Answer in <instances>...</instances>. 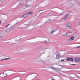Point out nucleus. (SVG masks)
I'll return each mask as SVG.
<instances>
[{"label":"nucleus","mask_w":80,"mask_h":80,"mask_svg":"<svg viewBox=\"0 0 80 80\" xmlns=\"http://www.w3.org/2000/svg\"><path fill=\"white\" fill-rule=\"evenodd\" d=\"M74 61L76 62L77 63L78 62H80V58H75L74 59Z\"/></svg>","instance_id":"obj_1"},{"label":"nucleus","mask_w":80,"mask_h":80,"mask_svg":"<svg viewBox=\"0 0 80 80\" xmlns=\"http://www.w3.org/2000/svg\"><path fill=\"white\" fill-rule=\"evenodd\" d=\"M66 60L67 61H72V62H73V59L72 58H68Z\"/></svg>","instance_id":"obj_2"},{"label":"nucleus","mask_w":80,"mask_h":80,"mask_svg":"<svg viewBox=\"0 0 80 80\" xmlns=\"http://www.w3.org/2000/svg\"><path fill=\"white\" fill-rule=\"evenodd\" d=\"M28 7H29V5H28L27 4H26L22 6V8L24 10H25V9H26L27 8H28Z\"/></svg>","instance_id":"obj_3"},{"label":"nucleus","mask_w":80,"mask_h":80,"mask_svg":"<svg viewBox=\"0 0 80 80\" xmlns=\"http://www.w3.org/2000/svg\"><path fill=\"white\" fill-rule=\"evenodd\" d=\"M56 58L57 59H59L60 58V56L58 54V52H56Z\"/></svg>","instance_id":"obj_4"},{"label":"nucleus","mask_w":80,"mask_h":80,"mask_svg":"<svg viewBox=\"0 0 80 80\" xmlns=\"http://www.w3.org/2000/svg\"><path fill=\"white\" fill-rule=\"evenodd\" d=\"M66 27H72V24L70 22H68L67 24Z\"/></svg>","instance_id":"obj_5"},{"label":"nucleus","mask_w":80,"mask_h":80,"mask_svg":"<svg viewBox=\"0 0 80 80\" xmlns=\"http://www.w3.org/2000/svg\"><path fill=\"white\" fill-rule=\"evenodd\" d=\"M56 31H57V30H56L55 29H53L51 31V32H50V34L51 35H52V34H53V33L54 32H56Z\"/></svg>","instance_id":"obj_6"},{"label":"nucleus","mask_w":80,"mask_h":80,"mask_svg":"<svg viewBox=\"0 0 80 80\" xmlns=\"http://www.w3.org/2000/svg\"><path fill=\"white\" fill-rule=\"evenodd\" d=\"M17 41H19V40H15L14 41L13 43H12L11 45H15L17 43Z\"/></svg>","instance_id":"obj_7"},{"label":"nucleus","mask_w":80,"mask_h":80,"mask_svg":"<svg viewBox=\"0 0 80 80\" xmlns=\"http://www.w3.org/2000/svg\"><path fill=\"white\" fill-rule=\"evenodd\" d=\"M28 17V14L27 13L26 14L23 15V16H22V17H24V18H26V17Z\"/></svg>","instance_id":"obj_8"},{"label":"nucleus","mask_w":80,"mask_h":80,"mask_svg":"<svg viewBox=\"0 0 80 80\" xmlns=\"http://www.w3.org/2000/svg\"><path fill=\"white\" fill-rule=\"evenodd\" d=\"M27 14H28V17L29 16L30 14L31 15H32V14H33V12H32V11L29 12H28L27 13Z\"/></svg>","instance_id":"obj_9"},{"label":"nucleus","mask_w":80,"mask_h":80,"mask_svg":"<svg viewBox=\"0 0 80 80\" xmlns=\"http://www.w3.org/2000/svg\"><path fill=\"white\" fill-rule=\"evenodd\" d=\"M74 77H75V75L74 74H72L71 75V77L72 78H75Z\"/></svg>","instance_id":"obj_10"},{"label":"nucleus","mask_w":80,"mask_h":80,"mask_svg":"<svg viewBox=\"0 0 80 80\" xmlns=\"http://www.w3.org/2000/svg\"><path fill=\"white\" fill-rule=\"evenodd\" d=\"M68 15H69V14L67 15H66L64 17V18L63 19V20H65V19H66L68 17Z\"/></svg>","instance_id":"obj_11"},{"label":"nucleus","mask_w":80,"mask_h":80,"mask_svg":"<svg viewBox=\"0 0 80 80\" xmlns=\"http://www.w3.org/2000/svg\"><path fill=\"white\" fill-rule=\"evenodd\" d=\"M48 39V40L49 42H48L46 40L45 41V43H50V41Z\"/></svg>","instance_id":"obj_12"},{"label":"nucleus","mask_w":80,"mask_h":80,"mask_svg":"<svg viewBox=\"0 0 80 80\" xmlns=\"http://www.w3.org/2000/svg\"><path fill=\"white\" fill-rule=\"evenodd\" d=\"M34 2V0H27V2Z\"/></svg>","instance_id":"obj_13"},{"label":"nucleus","mask_w":80,"mask_h":80,"mask_svg":"<svg viewBox=\"0 0 80 80\" xmlns=\"http://www.w3.org/2000/svg\"><path fill=\"white\" fill-rule=\"evenodd\" d=\"M22 3L20 2L18 5V7H20V6H22Z\"/></svg>","instance_id":"obj_14"},{"label":"nucleus","mask_w":80,"mask_h":80,"mask_svg":"<svg viewBox=\"0 0 80 80\" xmlns=\"http://www.w3.org/2000/svg\"><path fill=\"white\" fill-rule=\"evenodd\" d=\"M63 15V12H62L59 15H58V16L59 17L60 16H61V15Z\"/></svg>","instance_id":"obj_15"},{"label":"nucleus","mask_w":80,"mask_h":80,"mask_svg":"<svg viewBox=\"0 0 80 80\" xmlns=\"http://www.w3.org/2000/svg\"><path fill=\"white\" fill-rule=\"evenodd\" d=\"M9 30L10 29L9 28H7V29L6 30L5 32H8Z\"/></svg>","instance_id":"obj_16"},{"label":"nucleus","mask_w":80,"mask_h":80,"mask_svg":"<svg viewBox=\"0 0 80 80\" xmlns=\"http://www.w3.org/2000/svg\"><path fill=\"white\" fill-rule=\"evenodd\" d=\"M70 38H71V40H74V37L73 36H72Z\"/></svg>","instance_id":"obj_17"},{"label":"nucleus","mask_w":80,"mask_h":80,"mask_svg":"<svg viewBox=\"0 0 80 80\" xmlns=\"http://www.w3.org/2000/svg\"><path fill=\"white\" fill-rule=\"evenodd\" d=\"M3 74L4 75V77H7V73H3Z\"/></svg>","instance_id":"obj_18"},{"label":"nucleus","mask_w":80,"mask_h":80,"mask_svg":"<svg viewBox=\"0 0 80 80\" xmlns=\"http://www.w3.org/2000/svg\"><path fill=\"white\" fill-rule=\"evenodd\" d=\"M9 59H10V58H5V59H4V60H9Z\"/></svg>","instance_id":"obj_19"},{"label":"nucleus","mask_w":80,"mask_h":80,"mask_svg":"<svg viewBox=\"0 0 80 80\" xmlns=\"http://www.w3.org/2000/svg\"><path fill=\"white\" fill-rule=\"evenodd\" d=\"M13 26H11V27H10L9 28V30H11V29H12V28H13Z\"/></svg>","instance_id":"obj_20"},{"label":"nucleus","mask_w":80,"mask_h":80,"mask_svg":"<svg viewBox=\"0 0 80 80\" xmlns=\"http://www.w3.org/2000/svg\"><path fill=\"white\" fill-rule=\"evenodd\" d=\"M70 40H71V39L70 38H69V39H68L67 40V42H70Z\"/></svg>","instance_id":"obj_21"},{"label":"nucleus","mask_w":80,"mask_h":80,"mask_svg":"<svg viewBox=\"0 0 80 80\" xmlns=\"http://www.w3.org/2000/svg\"><path fill=\"white\" fill-rule=\"evenodd\" d=\"M49 68H52V69H55V68L53 67H50Z\"/></svg>","instance_id":"obj_22"},{"label":"nucleus","mask_w":80,"mask_h":80,"mask_svg":"<svg viewBox=\"0 0 80 80\" xmlns=\"http://www.w3.org/2000/svg\"><path fill=\"white\" fill-rule=\"evenodd\" d=\"M47 23H48L47 21H46V22L43 24V25H46V24H47Z\"/></svg>","instance_id":"obj_23"},{"label":"nucleus","mask_w":80,"mask_h":80,"mask_svg":"<svg viewBox=\"0 0 80 80\" xmlns=\"http://www.w3.org/2000/svg\"><path fill=\"white\" fill-rule=\"evenodd\" d=\"M48 20L49 22H52V20H51L50 19H48Z\"/></svg>","instance_id":"obj_24"},{"label":"nucleus","mask_w":80,"mask_h":80,"mask_svg":"<svg viewBox=\"0 0 80 80\" xmlns=\"http://www.w3.org/2000/svg\"><path fill=\"white\" fill-rule=\"evenodd\" d=\"M2 34L1 33H0V38L2 37Z\"/></svg>","instance_id":"obj_25"},{"label":"nucleus","mask_w":80,"mask_h":80,"mask_svg":"<svg viewBox=\"0 0 80 80\" xmlns=\"http://www.w3.org/2000/svg\"><path fill=\"white\" fill-rule=\"evenodd\" d=\"M40 62H44V61H43V60H42V59H41V60H40Z\"/></svg>","instance_id":"obj_26"},{"label":"nucleus","mask_w":80,"mask_h":80,"mask_svg":"<svg viewBox=\"0 0 80 80\" xmlns=\"http://www.w3.org/2000/svg\"><path fill=\"white\" fill-rule=\"evenodd\" d=\"M80 48V46H78V47H75V48Z\"/></svg>","instance_id":"obj_27"},{"label":"nucleus","mask_w":80,"mask_h":80,"mask_svg":"<svg viewBox=\"0 0 80 80\" xmlns=\"http://www.w3.org/2000/svg\"><path fill=\"white\" fill-rule=\"evenodd\" d=\"M78 24L79 25H80V21L78 23Z\"/></svg>","instance_id":"obj_28"},{"label":"nucleus","mask_w":80,"mask_h":80,"mask_svg":"<svg viewBox=\"0 0 80 80\" xmlns=\"http://www.w3.org/2000/svg\"><path fill=\"white\" fill-rule=\"evenodd\" d=\"M9 25H10V24L8 25L7 26H6V27H8V26H9Z\"/></svg>","instance_id":"obj_29"},{"label":"nucleus","mask_w":80,"mask_h":80,"mask_svg":"<svg viewBox=\"0 0 80 80\" xmlns=\"http://www.w3.org/2000/svg\"><path fill=\"white\" fill-rule=\"evenodd\" d=\"M66 33L65 35H67V36L68 35V33H67V32H66Z\"/></svg>","instance_id":"obj_30"},{"label":"nucleus","mask_w":80,"mask_h":80,"mask_svg":"<svg viewBox=\"0 0 80 80\" xmlns=\"http://www.w3.org/2000/svg\"><path fill=\"white\" fill-rule=\"evenodd\" d=\"M2 60H5V59H1L0 61H2Z\"/></svg>","instance_id":"obj_31"},{"label":"nucleus","mask_w":80,"mask_h":80,"mask_svg":"<svg viewBox=\"0 0 80 80\" xmlns=\"http://www.w3.org/2000/svg\"><path fill=\"white\" fill-rule=\"evenodd\" d=\"M35 75H36V74H34L33 75V76H34V77H35Z\"/></svg>","instance_id":"obj_32"},{"label":"nucleus","mask_w":80,"mask_h":80,"mask_svg":"<svg viewBox=\"0 0 80 80\" xmlns=\"http://www.w3.org/2000/svg\"><path fill=\"white\" fill-rule=\"evenodd\" d=\"M64 60H65V59H63V60L62 59L61 60V61L62 62V61H64Z\"/></svg>","instance_id":"obj_33"},{"label":"nucleus","mask_w":80,"mask_h":80,"mask_svg":"<svg viewBox=\"0 0 80 80\" xmlns=\"http://www.w3.org/2000/svg\"><path fill=\"white\" fill-rule=\"evenodd\" d=\"M71 65H75V64H71Z\"/></svg>","instance_id":"obj_34"},{"label":"nucleus","mask_w":80,"mask_h":80,"mask_svg":"<svg viewBox=\"0 0 80 80\" xmlns=\"http://www.w3.org/2000/svg\"><path fill=\"white\" fill-rule=\"evenodd\" d=\"M1 3H2V1H0V4H1Z\"/></svg>","instance_id":"obj_35"},{"label":"nucleus","mask_w":80,"mask_h":80,"mask_svg":"<svg viewBox=\"0 0 80 80\" xmlns=\"http://www.w3.org/2000/svg\"><path fill=\"white\" fill-rule=\"evenodd\" d=\"M62 35H63V36H65V35H65V34H63Z\"/></svg>","instance_id":"obj_36"},{"label":"nucleus","mask_w":80,"mask_h":80,"mask_svg":"<svg viewBox=\"0 0 80 80\" xmlns=\"http://www.w3.org/2000/svg\"><path fill=\"white\" fill-rule=\"evenodd\" d=\"M1 21H0V24H1Z\"/></svg>","instance_id":"obj_37"},{"label":"nucleus","mask_w":80,"mask_h":80,"mask_svg":"<svg viewBox=\"0 0 80 80\" xmlns=\"http://www.w3.org/2000/svg\"><path fill=\"white\" fill-rule=\"evenodd\" d=\"M42 13H40V14H39V15H41V14H42Z\"/></svg>","instance_id":"obj_38"},{"label":"nucleus","mask_w":80,"mask_h":80,"mask_svg":"<svg viewBox=\"0 0 80 80\" xmlns=\"http://www.w3.org/2000/svg\"><path fill=\"white\" fill-rule=\"evenodd\" d=\"M42 42H42V41H41V42H40L41 43H42Z\"/></svg>","instance_id":"obj_39"},{"label":"nucleus","mask_w":80,"mask_h":80,"mask_svg":"<svg viewBox=\"0 0 80 80\" xmlns=\"http://www.w3.org/2000/svg\"><path fill=\"white\" fill-rule=\"evenodd\" d=\"M41 11H43V10H41Z\"/></svg>","instance_id":"obj_40"}]
</instances>
